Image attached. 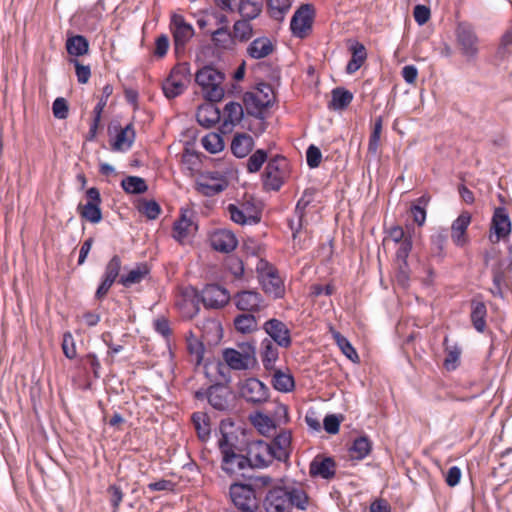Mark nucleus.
I'll return each mask as SVG.
<instances>
[{"mask_svg":"<svg viewBox=\"0 0 512 512\" xmlns=\"http://www.w3.org/2000/svg\"><path fill=\"white\" fill-rule=\"evenodd\" d=\"M223 360L232 370H251L257 365L255 341L237 343L236 348H226L222 353Z\"/></svg>","mask_w":512,"mask_h":512,"instance_id":"nucleus-1","label":"nucleus"},{"mask_svg":"<svg viewBox=\"0 0 512 512\" xmlns=\"http://www.w3.org/2000/svg\"><path fill=\"white\" fill-rule=\"evenodd\" d=\"M456 48L467 62H475L480 53V39L474 26L459 22L454 30Z\"/></svg>","mask_w":512,"mask_h":512,"instance_id":"nucleus-2","label":"nucleus"},{"mask_svg":"<svg viewBox=\"0 0 512 512\" xmlns=\"http://www.w3.org/2000/svg\"><path fill=\"white\" fill-rule=\"evenodd\" d=\"M274 99L273 88L267 83H260L243 95V103L247 114L257 118L263 117L265 110L272 105Z\"/></svg>","mask_w":512,"mask_h":512,"instance_id":"nucleus-3","label":"nucleus"},{"mask_svg":"<svg viewBox=\"0 0 512 512\" xmlns=\"http://www.w3.org/2000/svg\"><path fill=\"white\" fill-rule=\"evenodd\" d=\"M196 83L202 88L204 97L211 102H218L224 96L222 83L224 75L219 70L205 66L200 69L195 76Z\"/></svg>","mask_w":512,"mask_h":512,"instance_id":"nucleus-4","label":"nucleus"},{"mask_svg":"<svg viewBox=\"0 0 512 512\" xmlns=\"http://www.w3.org/2000/svg\"><path fill=\"white\" fill-rule=\"evenodd\" d=\"M229 186L226 172L204 171L199 173L194 181V189L205 197H214L224 192Z\"/></svg>","mask_w":512,"mask_h":512,"instance_id":"nucleus-5","label":"nucleus"},{"mask_svg":"<svg viewBox=\"0 0 512 512\" xmlns=\"http://www.w3.org/2000/svg\"><path fill=\"white\" fill-rule=\"evenodd\" d=\"M190 81L191 73L189 64L179 63L173 67L169 76L163 82V93L168 99H173L184 93Z\"/></svg>","mask_w":512,"mask_h":512,"instance_id":"nucleus-6","label":"nucleus"},{"mask_svg":"<svg viewBox=\"0 0 512 512\" xmlns=\"http://www.w3.org/2000/svg\"><path fill=\"white\" fill-rule=\"evenodd\" d=\"M289 162L283 156L270 159L264 172V185L267 189L278 191L289 177Z\"/></svg>","mask_w":512,"mask_h":512,"instance_id":"nucleus-7","label":"nucleus"},{"mask_svg":"<svg viewBox=\"0 0 512 512\" xmlns=\"http://www.w3.org/2000/svg\"><path fill=\"white\" fill-rule=\"evenodd\" d=\"M230 219L239 224H257L261 220V209L252 199H244L227 206Z\"/></svg>","mask_w":512,"mask_h":512,"instance_id":"nucleus-8","label":"nucleus"},{"mask_svg":"<svg viewBox=\"0 0 512 512\" xmlns=\"http://www.w3.org/2000/svg\"><path fill=\"white\" fill-rule=\"evenodd\" d=\"M230 498L235 507L241 512H256L259 504L252 486L234 483L230 486Z\"/></svg>","mask_w":512,"mask_h":512,"instance_id":"nucleus-9","label":"nucleus"},{"mask_svg":"<svg viewBox=\"0 0 512 512\" xmlns=\"http://www.w3.org/2000/svg\"><path fill=\"white\" fill-rule=\"evenodd\" d=\"M195 398L198 400L207 399L213 408L223 411L228 409L230 405L232 400V391L227 385L215 384L210 386L206 391H196Z\"/></svg>","mask_w":512,"mask_h":512,"instance_id":"nucleus-10","label":"nucleus"},{"mask_svg":"<svg viewBox=\"0 0 512 512\" xmlns=\"http://www.w3.org/2000/svg\"><path fill=\"white\" fill-rule=\"evenodd\" d=\"M198 230L195 213L190 209H182L180 216L173 224V238L180 244L194 236Z\"/></svg>","mask_w":512,"mask_h":512,"instance_id":"nucleus-11","label":"nucleus"},{"mask_svg":"<svg viewBox=\"0 0 512 512\" xmlns=\"http://www.w3.org/2000/svg\"><path fill=\"white\" fill-rule=\"evenodd\" d=\"M314 20V8L311 4H302L294 13L290 29L298 38H305L312 29Z\"/></svg>","mask_w":512,"mask_h":512,"instance_id":"nucleus-12","label":"nucleus"},{"mask_svg":"<svg viewBox=\"0 0 512 512\" xmlns=\"http://www.w3.org/2000/svg\"><path fill=\"white\" fill-rule=\"evenodd\" d=\"M240 396L249 403L262 404L269 398V388L257 378H247L239 385Z\"/></svg>","mask_w":512,"mask_h":512,"instance_id":"nucleus-13","label":"nucleus"},{"mask_svg":"<svg viewBox=\"0 0 512 512\" xmlns=\"http://www.w3.org/2000/svg\"><path fill=\"white\" fill-rule=\"evenodd\" d=\"M170 29L173 35V41L176 53L184 50L187 42L193 37L194 29L191 24L186 22L182 15L174 14L171 17Z\"/></svg>","mask_w":512,"mask_h":512,"instance_id":"nucleus-14","label":"nucleus"},{"mask_svg":"<svg viewBox=\"0 0 512 512\" xmlns=\"http://www.w3.org/2000/svg\"><path fill=\"white\" fill-rule=\"evenodd\" d=\"M511 233V220L504 207H497L494 210L489 240L492 243H498L501 239L508 237Z\"/></svg>","mask_w":512,"mask_h":512,"instance_id":"nucleus-15","label":"nucleus"},{"mask_svg":"<svg viewBox=\"0 0 512 512\" xmlns=\"http://www.w3.org/2000/svg\"><path fill=\"white\" fill-rule=\"evenodd\" d=\"M100 203L101 198L99 190L95 187L89 188L86 192V203L79 204L78 206L82 218L91 223L100 222L102 219Z\"/></svg>","mask_w":512,"mask_h":512,"instance_id":"nucleus-16","label":"nucleus"},{"mask_svg":"<svg viewBox=\"0 0 512 512\" xmlns=\"http://www.w3.org/2000/svg\"><path fill=\"white\" fill-rule=\"evenodd\" d=\"M235 306L248 313L259 312L266 307L262 295L254 290H243L233 296Z\"/></svg>","mask_w":512,"mask_h":512,"instance_id":"nucleus-17","label":"nucleus"},{"mask_svg":"<svg viewBox=\"0 0 512 512\" xmlns=\"http://www.w3.org/2000/svg\"><path fill=\"white\" fill-rule=\"evenodd\" d=\"M264 331L270 336V340L282 348H289L292 344L291 331L287 325L279 319L272 318L263 325Z\"/></svg>","mask_w":512,"mask_h":512,"instance_id":"nucleus-18","label":"nucleus"},{"mask_svg":"<svg viewBox=\"0 0 512 512\" xmlns=\"http://www.w3.org/2000/svg\"><path fill=\"white\" fill-rule=\"evenodd\" d=\"M249 465L267 467L275 459L269 443L259 440L250 443L248 448Z\"/></svg>","mask_w":512,"mask_h":512,"instance_id":"nucleus-19","label":"nucleus"},{"mask_svg":"<svg viewBox=\"0 0 512 512\" xmlns=\"http://www.w3.org/2000/svg\"><path fill=\"white\" fill-rule=\"evenodd\" d=\"M200 299L206 308L219 309L230 299L227 290L217 284L206 285L200 293Z\"/></svg>","mask_w":512,"mask_h":512,"instance_id":"nucleus-20","label":"nucleus"},{"mask_svg":"<svg viewBox=\"0 0 512 512\" xmlns=\"http://www.w3.org/2000/svg\"><path fill=\"white\" fill-rule=\"evenodd\" d=\"M309 473L311 477L330 480L335 477L336 462L331 457L317 455L309 465Z\"/></svg>","mask_w":512,"mask_h":512,"instance_id":"nucleus-21","label":"nucleus"},{"mask_svg":"<svg viewBox=\"0 0 512 512\" xmlns=\"http://www.w3.org/2000/svg\"><path fill=\"white\" fill-rule=\"evenodd\" d=\"M471 223V214L468 211L462 212L451 225V239L458 247L465 246L468 241L467 229Z\"/></svg>","mask_w":512,"mask_h":512,"instance_id":"nucleus-22","label":"nucleus"},{"mask_svg":"<svg viewBox=\"0 0 512 512\" xmlns=\"http://www.w3.org/2000/svg\"><path fill=\"white\" fill-rule=\"evenodd\" d=\"M210 242L214 250L224 253L233 251L238 244L234 233L227 229H219L212 233Z\"/></svg>","mask_w":512,"mask_h":512,"instance_id":"nucleus-23","label":"nucleus"},{"mask_svg":"<svg viewBox=\"0 0 512 512\" xmlns=\"http://www.w3.org/2000/svg\"><path fill=\"white\" fill-rule=\"evenodd\" d=\"M291 433L287 430L280 431L269 443L276 460L286 462L291 453Z\"/></svg>","mask_w":512,"mask_h":512,"instance_id":"nucleus-24","label":"nucleus"},{"mask_svg":"<svg viewBox=\"0 0 512 512\" xmlns=\"http://www.w3.org/2000/svg\"><path fill=\"white\" fill-rule=\"evenodd\" d=\"M266 510L268 512H285L289 508V497L285 487H276L271 489L265 500Z\"/></svg>","mask_w":512,"mask_h":512,"instance_id":"nucleus-25","label":"nucleus"},{"mask_svg":"<svg viewBox=\"0 0 512 512\" xmlns=\"http://www.w3.org/2000/svg\"><path fill=\"white\" fill-rule=\"evenodd\" d=\"M243 106L237 102H229L223 110V122L221 124V132L229 133L233 127L240 123L243 118Z\"/></svg>","mask_w":512,"mask_h":512,"instance_id":"nucleus-26","label":"nucleus"},{"mask_svg":"<svg viewBox=\"0 0 512 512\" xmlns=\"http://www.w3.org/2000/svg\"><path fill=\"white\" fill-rule=\"evenodd\" d=\"M196 118L201 126L209 128L219 122L221 113L214 102L209 101V103L199 106Z\"/></svg>","mask_w":512,"mask_h":512,"instance_id":"nucleus-27","label":"nucleus"},{"mask_svg":"<svg viewBox=\"0 0 512 512\" xmlns=\"http://www.w3.org/2000/svg\"><path fill=\"white\" fill-rule=\"evenodd\" d=\"M90 44L88 39L83 35H70L66 39V52L70 58L85 56L89 53Z\"/></svg>","mask_w":512,"mask_h":512,"instance_id":"nucleus-28","label":"nucleus"},{"mask_svg":"<svg viewBox=\"0 0 512 512\" xmlns=\"http://www.w3.org/2000/svg\"><path fill=\"white\" fill-rule=\"evenodd\" d=\"M263 290L272 295L274 298H282L285 294V287L282 278L279 276L278 271H274V273L266 274V277H263L259 280Z\"/></svg>","mask_w":512,"mask_h":512,"instance_id":"nucleus-29","label":"nucleus"},{"mask_svg":"<svg viewBox=\"0 0 512 512\" xmlns=\"http://www.w3.org/2000/svg\"><path fill=\"white\" fill-rule=\"evenodd\" d=\"M349 50L352 56L346 66V72L348 74H354L365 63L367 59V50L365 46L358 41L353 42L349 47Z\"/></svg>","mask_w":512,"mask_h":512,"instance_id":"nucleus-30","label":"nucleus"},{"mask_svg":"<svg viewBox=\"0 0 512 512\" xmlns=\"http://www.w3.org/2000/svg\"><path fill=\"white\" fill-rule=\"evenodd\" d=\"M486 317L487 307L485 303L482 300H478L477 298L472 299L470 319L473 327L480 333L485 331Z\"/></svg>","mask_w":512,"mask_h":512,"instance_id":"nucleus-31","label":"nucleus"},{"mask_svg":"<svg viewBox=\"0 0 512 512\" xmlns=\"http://www.w3.org/2000/svg\"><path fill=\"white\" fill-rule=\"evenodd\" d=\"M135 136L133 124H127L124 128H120L112 143V149L115 151L129 150L135 141Z\"/></svg>","mask_w":512,"mask_h":512,"instance_id":"nucleus-32","label":"nucleus"},{"mask_svg":"<svg viewBox=\"0 0 512 512\" xmlns=\"http://www.w3.org/2000/svg\"><path fill=\"white\" fill-rule=\"evenodd\" d=\"M289 497V506H295L299 510H306L309 504V496L302 484L285 486Z\"/></svg>","mask_w":512,"mask_h":512,"instance_id":"nucleus-33","label":"nucleus"},{"mask_svg":"<svg viewBox=\"0 0 512 512\" xmlns=\"http://www.w3.org/2000/svg\"><path fill=\"white\" fill-rule=\"evenodd\" d=\"M254 147L252 136L247 133H238L231 143V151L238 158L246 157Z\"/></svg>","mask_w":512,"mask_h":512,"instance_id":"nucleus-34","label":"nucleus"},{"mask_svg":"<svg viewBox=\"0 0 512 512\" xmlns=\"http://www.w3.org/2000/svg\"><path fill=\"white\" fill-rule=\"evenodd\" d=\"M249 466L248 456H244L239 452H235L228 457H222V469L229 475L236 474L237 472Z\"/></svg>","mask_w":512,"mask_h":512,"instance_id":"nucleus-35","label":"nucleus"},{"mask_svg":"<svg viewBox=\"0 0 512 512\" xmlns=\"http://www.w3.org/2000/svg\"><path fill=\"white\" fill-rule=\"evenodd\" d=\"M261 360L264 368L268 371L275 370L276 361L279 358L277 346L272 340L265 338L261 342Z\"/></svg>","mask_w":512,"mask_h":512,"instance_id":"nucleus-36","label":"nucleus"},{"mask_svg":"<svg viewBox=\"0 0 512 512\" xmlns=\"http://www.w3.org/2000/svg\"><path fill=\"white\" fill-rule=\"evenodd\" d=\"M445 348V359L443 362V366L447 371H454L460 365V358L462 354V349L457 344L448 345V337L444 338L443 342Z\"/></svg>","mask_w":512,"mask_h":512,"instance_id":"nucleus-37","label":"nucleus"},{"mask_svg":"<svg viewBox=\"0 0 512 512\" xmlns=\"http://www.w3.org/2000/svg\"><path fill=\"white\" fill-rule=\"evenodd\" d=\"M273 51L271 41L266 37L256 38L247 48V53L251 58L261 59L267 57Z\"/></svg>","mask_w":512,"mask_h":512,"instance_id":"nucleus-38","label":"nucleus"},{"mask_svg":"<svg viewBox=\"0 0 512 512\" xmlns=\"http://www.w3.org/2000/svg\"><path fill=\"white\" fill-rule=\"evenodd\" d=\"M372 451V442L366 436L356 438L349 448V456L352 460H363Z\"/></svg>","mask_w":512,"mask_h":512,"instance_id":"nucleus-39","label":"nucleus"},{"mask_svg":"<svg viewBox=\"0 0 512 512\" xmlns=\"http://www.w3.org/2000/svg\"><path fill=\"white\" fill-rule=\"evenodd\" d=\"M330 333L332 335L333 340L341 350V352L352 362L358 363L359 362V355L355 348L352 346L350 341L343 336L340 332L335 330L334 328H330Z\"/></svg>","mask_w":512,"mask_h":512,"instance_id":"nucleus-40","label":"nucleus"},{"mask_svg":"<svg viewBox=\"0 0 512 512\" xmlns=\"http://www.w3.org/2000/svg\"><path fill=\"white\" fill-rule=\"evenodd\" d=\"M430 202V196L429 195H422L421 197L417 198L411 206L410 212L413 217V221L418 226H423L426 221V207L428 206Z\"/></svg>","mask_w":512,"mask_h":512,"instance_id":"nucleus-41","label":"nucleus"},{"mask_svg":"<svg viewBox=\"0 0 512 512\" xmlns=\"http://www.w3.org/2000/svg\"><path fill=\"white\" fill-rule=\"evenodd\" d=\"M292 0H267V9L271 18L282 21L289 12Z\"/></svg>","mask_w":512,"mask_h":512,"instance_id":"nucleus-42","label":"nucleus"},{"mask_svg":"<svg viewBox=\"0 0 512 512\" xmlns=\"http://www.w3.org/2000/svg\"><path fill=\"white\" fill-rule=\"evenodd\" d=\"M121 187L127 194H143L148 190L145 179L139 176H127L121 181Z\"/></svg>","mask_w":512,"mask_h":512,"instance_id":"nucleus-43","label":"nucleus"},{"mask_svg":"<svg viewBox=\"0 0 512 512\" xmlns=\"http://www.w3.org/2000/svg\"><path fill=\"white\" fill-rule=\"evenodd\" d=\"M194 428L197 432L198 437L205 441L210 435V419L206 413L195 412L191 417Z\"/></svg>","mask_w":512,"mask_h":512,"instance_id":"nucleus-44","label":"nucleus"},{"mask_svg":"<svg viewBox=\"0 0 512 512\" xmlns=\"http://www.w3.org/2000/svg\"><path fill=\"white\" fill-rule=\"evenodd\" d=\"M149 273V270L145 264L137 265L134 269L130 270L126 275H123L119 279V283L124 287H131L134 284L140 283L145 276Z\"/></svg>","mask_w":512,"mask_h":512,"instance_id":"nucleus-45","label":"nucleus"},{"mask_svg":"<svg viewBox=\"0 0 512 512\" xmlns=\"http://www.w3.org/2000/svg\"><path fill=\"white\" fill-rule=\"evenodd\" d=\"M105 11V3L103 0H98L93 6L84 12H79L73 15L70 19L71 25L76 24L84 15V18H91L95 21H100L103 17V13Z\"/></svg>","mask_w":512,"mask_h":512,"instance_id":"nucleus-46","label":"nucleus"},{"mask_svg":"<svg viewBox=\"0 0 512 512\" xmlns=\"http://www.w3.org/2000/svg\"><path fill=\"white\" fill-rule=\"evenodd\" d=\"M237 10L243 17V20H253L259 16L262 11V4L260 2L251 0H241Z\"/></svg>","mask_w":512,"mask_h":512,"instance_id":"nucleus-47","label":"nucleus"},{"mask_svg":"<svg viewBox=\"0 0 512 512\" xmlns=\"http://www.w3.org/2000/svg\"><path fill=\"white\" fill-rule=\"evenodd\" d=\"M274 389L280 392H290L294 388V378L280 370H275L272 378Z\"/></svg>","mask_w":512,"mask_h":512,"instance_id":"nucleus-48","label":"nucleus"},{"mask_svg":"<svg viewBox=\"0 0 512 512\" xmlns=\"http://www.w3.org/2000/svg\"><path fill=\"white\" fill-rule=\"evenodd\" d=\"M234 326L241 333H250L257 329V319L253 313L240 314L234 319Z\"/></svg>","mask_w":512,"mask_h":512,"instance_id":"nucleus-49","label":"nucleus"},{"mask_svg":"<svg viewBox=\"0 0 512 512\" xmlns=\"http://www.w3.org/2000/svg\"><path fill=\"white\" fill-rule=\"evenodd\" d=\"M218 447L222 457L232 455L238 451L237 436L230 433L221 432V437L218 440Z\"/></svg>","mask_w":512,"mask_h":512,"instance_id":"nucleus-50","label":"nucleus"},{"mask_svg":"<svg viewBox=\"0 0 512 512\" xmlns=\"http://www.w3.org/2000/svg\"><path fill=\"white\" fill-rule=\"evenodd\" d=\"M201 144L206 151L212 154L218 153L224 148V141L222 136L215 132L206 134L201 139Z\"/></svg>","mask_w":512,"mask_h":512,"instance_id":"nucleus-51","label":"nucleus"},{"mask_svg":"<svg viewBox=\"0 0 512 512\" xmlns=\"http://www.w3.org/2000/svg\"><path fill=\"white\" fill-rule=\"evenodd\" d=\"M353 94L345 88H335L332 91V105L335 109H344L350 105Z\"/></svg>","mask_w":512,"mask_h":512,"instance_id":"nucleus-52","label":"nucleus"},{"mask_svg":"<svg viewBox=\"0 0 512 512\" xmlns=\"http://www.w3.org/2000/svg\"><path fill=\"white\" fill-rule=\"evenodd\" d=\"M512 55V30L506 31L501 37L500 44L496 50L495 57L498 60H505Z\"/></svg>","mask_w":512,"mask_h":512,"instance_id":"nucleus-53","label":"nucleus"},{"mask_svg":"<svg viewBox=\"0 0 512 512\" xmlns=\"http://www.w3.org/2000/svg\"><path fill=\"white\" fill-rule=\"evenodd\" d=\"M137 208L141 214L151 220L158 218L161 213L160 205L154 200H141Z\"/></svg>","mask_w":512,"mask_h":512,"instance_id":"nucleus-54","label":"nucleus"},{"mask_svg":"<svg viewBox=\"0 0 512 512\" xmlns=\"http://www.w3.org/2000/svg\"><path fill=\"white\" fill-rule=\"evenodd\" d=\"M252 26L249 20H238L233 26V36L239 41H247L252 36Z\"/></svg>","mask_w":512,"mask_h":512,"instance_id":"nucleus-55","label":"nucleus"},{"mask_svg":"<svg viewBox=\"0 0 512 512\" xmlns=\"http://www.w3.org/2000/svg\"><path fill=\"white\" fill-rule=\"evenodd\" d=\"M296 219H289L288 225L292 231V239L294 244L299 245L302 249L304 248V244H302V234H303V220L304 217L301 215H295Z\"/></svg>","mask_w":512,"mask_h":512,"instance_id":"nucleus-56","label":"nucleus"},{"mask_svg":"<svg viewBox=\"0 0 512 512\" xmlns=\"http://www.w3.org/2000/svg\"><path fill=\"white\" fill-rule=\"evenodd\" d=\"M69 64H72L75 67V74L77 77V81L80 84L88 83L91 77V68L90 65L82 64L77 58H69Z\"/></svg>","mask_w":512,"mask_h":512,"instance_id":"nucleus-57","label":"nucleus"},{"mask_svg":"<svg viewBox=\"0 0 512 512\" xmlns=\"http://www.w3.org/2000/svg\"><path fill=\"white\" fill-rule=\"evenodd\" d=\"M212 41L220 48H228L232 43V35L227 26H222L214 31Z\"/></svg>","mask_w":512,"mask_h":512,"instance_id":"nucleus-58","label":"nucleus"},{"mask_svg":"<svg viewBox=\"0 0 512 512\" xmlns=\"http://www.w3.org/2000/svg\"><path fill=\"white\" fill-rule=\"evenodd\" d=\"M106 104H107L106 100L100 99L99 102L97 103V105L95 106V108L93 110V114H94L93 121L90 125V129H89L88 136H87L88 140H93L95 138V136L97 134V129H98V126H99V123L101 120V115H102V112H103Z\"/></svg>","mask_w":512,"mask_h":512,"instance_id":"nucleus-59","label":"nucleus"},{"mask_svg":"<svg viewBox=\"0 0 512 512\" xmlns=\"http://www.w3.org/2000/svg\"><path fill=\"white\" fill-rule=\"evenodd\" d=\"M267 160V153L263 149L256 150L247 161V170L250 173L258 172Z\"/></svg>","mask_w":512,"mask_h":512,"instance_id":"nucleus-60","label":"nucleus"},{"mask_svg":"<svg viewBox=\"0 0 512 512\" xmlns=\"http://www.w3.org/2000/svg\"><path fill=\"white\" fill-rule=\"evenodd\" d=\"M122 261L118 255L113 256L107 263L103 277L115 282L121 270Z\"/></svg>","mask_w":512,"mask_h":512,"instance_id":"nucleus-61","label":"nucleus"},{"mask_svg":"<svg viewBox=\"0 0 512 512\" xmlns=\"http://www.w3.org/2000/svg\"><path fill=\"white\" fill-rule=\"evenodd\" d=\"M382 132V118L378 117L374 122L373 130L370 134L368 149L370 152L376 153L379 147L380 136Z\"/></svg>","mask_w":512,"mask_h":512,"instance_id":"nucleus-62","label":"nucleus"},{"mask_svg":"<svg viewBox=\"0 0 512 512\" xmlns=\"http://www.w3.org/2000/svg\"><path fill=\"white\" fill-rule=\"evenodd\" d=\"M107 492L110 496L112 512H118L119 508H120V504L124 497L121 487L117 486V485H111L108 487Z\"/></svg>","mask_w":512,"mask_h":512,"instance_id":"nucleus-63","label":"nucleus"},{"mask_svg":"<svg viewBox=\"0 0 512 512\" xmlns=\"http://www.w3.org/2000/svg\"><path fill=\"white\" fill-rule=\"evenodd\" d=\"M322 153L315 145H310L306 151V161L310 168H316L320 165Z\"/></svg>","mask_w":512,"mask_h":512,"instance_id":"nucleus-64","label":"nucleus"}]
</instances>
